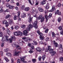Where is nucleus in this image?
Masks as SVG:
<instances>
[{
    "label": "nucleus",
    "mask_w": 63,
    "mask_h": 63,
    "mask_svg": "<svg viewBox=\"0 0 63 63\" xmlns=\"http://www.w3.org/2000/svg\"><path fill=\"white\" fill-rule=\"evenodd\" d=\"M37 19H41L40 21L41 22H43L45 20V18L44 17H43L42 15H40L39 17L37 18Z\"/></svg>",
    "instance_id": "obj_1"
},
{
    "label": "nucleus",
    "mask_w": 63,
    "mask_h": 63,
    "mask_svg": "<svg viewBox=\"0 0 63 63\" xmlns=\"http://www.w3.org/2000/svg\"><path fill=\"white\" fill-rule=\"evenodd\" d=\"M8 37L9 36L8 35L4 36L2 38L1 41L2 42H4L5 41L6 42H8L9 41V39H8Z\"/></svg>",
    "instance_id": "obj_2"
},
{
    "label": "nucleus",
    "mask_w": 63,
    "mask_h": 63,
    "mask_svg": "<svg viewBox=\"0 0 63 63\" xmlns=\"http://www.w3.org/2000/svg\"><path fill=\"white\" fill-rule=\"evenodd\" d=\"M25 58V57H21L20 58L21 61L23 62V63H27V62L24 61V58Z\"/></svg>",
    "instance_id": "obj_3"
},
{
    "label": "nucleus",
    "mask_w": 63,
    "mask_h": 63,
    "mask_svg": "<svg viewBox=\"0 0 63 63\" xmlns=\"http://www.w3.org/2000/svg\"><path fill=\"white\" fill-rule=\"evenodd\" d=\"M37 23H38V21H35L34 23L33 24V27L35 28V29L38 28V26L37 25Z\"/></svg>",
    "instance_id": "obj_4"
},
{
    "label": "nucleus",
    "mask_w": 63,
    "mask_h": 63,
    "mask_svg": "<svg viewBox=\"0 0 63 63\" xmlns=\"http://www.w3.org/2000/svg\"><path fill=\"white\" fill-rule=\"evenodd\" d=\"M56 9L55 8V6L53 5V6L52 9L49 11L50 12H53L54 11H55Z\"/></svg>",
    "instance_id": "obj_5"
},
{
    "label": "nucleus",
    "mask_w": 63,
    "mask_h": 63,
    "mask_svg": "<svg viewBox=\"0 0 63 63\" xmlns=\"http://www.w3.org/2000/svg\"><path fill=\"white\" fill-rule=\"evenodd\" d=\"M39 35L40 36V40H44V38L42 37V36H43V33H39Z\"/></svg>",
    "instance_id": "obj_6"
},
{
    "label": "nucleus",
    "mask_w": 63,
    "mask_h": 63,
    "mask_svg": "<svg viewBox=\"0 0 63 63\" xmlns=\"http://www.w3.org/2000/svg\"><path fill=\"white\" fill-rule=\"evenodd\" d=\"M17 14H18V21H21V19L19 17V16H20V12L19 11H18L17 13Z\"/></svg>",
    "instance_id": "obj_7"
},
{
    "label": "nucleus",
    "mask_w": 63,
    "mask_h": 63,
    "mask_svg": "<svg viewBox=\"0 0 63 63\" xmlns=\"http://www.w3.org/2000/svg\"><path fill=\"white\" fill-rule=\"evenodd\" d=\"M36 50H37V51L39 52L40 53H42V49L41 48L37 47L36 48Z\"/></svg>",
    "instance_id": "obj_8"
},
{
    "label": "nucleus",
    "mask_w": 63,
    "mask_h": 63,
    "mask_svg": "<svg viewBox=\"0 0 63 63\" xmlns=\"http://www.w3.org/2000/svg\"><path fill=\"white\" fill-rule=\"evenodd\" d=\"M55 14H57L58 15H61V13L59 10H57V11L55 12Z\"/></svg>",
    "instance_id": "obj_9"
},
{
    "label": "nucleus",
    "mask_w": 63,
    "mask_h": 63,
    "mask_svg": "<svg viewBox=\"0 0 63 63\" xmlns=\"http://www.w3.org/2000/svg\"><path fill=\"white\" fill-rule=\"evenodd\" d=\"M38 9L39 11H40V12H44V9H43V8L41 7H39L38 8Z\"/></svg>",
    "instance_id": "obj_10"
},
{
    "label": "nucleus",
    "mask_w": 63,
    "mask_h": 63,
    "mask_svg": "<svg viewBox=\"0 0 63 63\" xmlns=\"http://www.w3.org/2000/svg\"><path fill=\"white\" fill-rule=\"evenodd\" d=\"M52 34L53 37V38H55V37H56V36L57 35H59V34H57V35H56V34H55V33H54V32H53L52 33Z\"/></svg>",
    "instance_id": "obj_11"
},
{
    "label": "nucleus",
    "mask_w": 63,
    "mask_h": 63,
    "mask_svg": "<svg viewBox=\"0 0 63 63\" xmlns=\"http://www.w3.org/2000/svg\"><path fill=\"white\" fill-rule=\"evenodd\" d=\"M23 34L24 35H27V33H28V32L26 31V30H25L23 31Z\"/></svg>",
    "instance_id": "obj_12"
},
{
    "label": "nucleus",
    "mask_w": 63,
    "mask_h": 63,
    "mask_svg": "<svg viewBox=\"0 0 63 63\" xmlns=\"http://www.w3.org/2000/svg\"><path fill=\"white\" fill-rule=\"evenodd\" d=\"M13 20H10L9 21V23L10 24V25H12V24H13Z\"/></svg>",
    "instance_id": "obj_13"
},
{
    "label": "nucleus",
    "mask_w": 63,
    "mask_h": 63,
    "mask_svg": "<svg viewBox=\"0 0 63 63\" xmlns=\"http://www.w3.org/2000/svg\"><path fill=\"white\" fill-rule=\"evenodd\" d=\"M18 31L14 32V34L16 36H18Z\"/></svg>",
    "instance_id": "obj_14"
},
{
    "label": "nucleus",
    "mask_w": 63,
    "mask_h": 63,
    "mask_svg": "<svg viewBox=\"0 0 63 63\" xmlns=\"http://www.w3.org/2000/svg\"><path fill=\"white\" fill-rule=\"evenodd\" d=\"M6 55L7 56H12V54H11V53H7L6 54Z\"/></svg>",
    "instance_id": "obj_15"
},
{
    "label": "nucleus",
    "mask_w": 63,
    "mask_h": 63,
    "mask_svg": "<svg viewBox=\"0 0 63 63\" xmlns=\"http://www.w3.org/2000/svg\"><path fill=\"white\" fill-rule=\"evenodd\" d=\"M14 6H12L10 5L9 7V9H14Z\"/></svg>",
    "instance_id": "obj_16"
},
{
    "label": "nucleus",
    "mask_w": 63,
    "mask_h": 63,
    "mask_svg": "<svg viewBox=\"0 0 63 63\" xmlns=\"http://www.w3.org/2000/svg\"><path fill=\"white\" fill-rule=\"evenodd\" d=\"M30 9V8L28 7H26L25 9V11H28Z\"/></svg>",
    "instance_id": "obj_17"
},
{
    "label": "nucleus",
    "mask_w": 63,
    "mask_h": 63,
    "mask_svg": "<svg viewBox=\"0 0 63 63\" xmlns=\"http://www.w3.org/2000/svg\"><path fill=\"white\" fill-rule=\"evenodd\" d=\"M45 17L46 19V22H47V20H48V17L47 15H45Z\"/></svg>",
    "instance_id": "obj_18"
},
{
    "label": "nucleus",
    "mask_w": 63,
    "mask_h": 63,
    "mask_svg": "<svg viewBox=\"0 0 63 63\" xmlns=\"http://www.w3.org/2000/svg\"><path fill=\"white\" fill-rule=\"evenodd\" d=\"M51 55L53 56V55H54L56 54V51H53Z\"/></svg>",
    "instance_id": "obj_19"
},
{
    "label": "nucleus",
    "mask_w": 63,
    "mask_h": 63,
    "mask_svg": "<svg viewBox=\"0 0 63 63\" xmlns=\"http://www.w3.org/2000/svg\"><path fill=\"white\" fill-rule=\"evenodd\" d=\"M3 23L4 24H8V22L6 21H4L3 22Z\"/></svg>",
    "instance_id": "obj_20"
},
{
    "label": "nucleus",
    "mask_w": 63,
    "mask_h": 63,
    "mask_svg": "<svg viewBox=\"0 0 63 63\" xmlns=\"http://www.w3.org/2000/svg\"><path fill=\"white\" fill-rule=\"evenodd\" d=\"M28 27L30 29L31 28H33V25H32L31 24H29L28 26Z\"/></svg>",
    "instance_id": "obj_21"
},
{
    "label": "nucleus",
    "mask_w": 63,
    "mask_h": 63,
    "mask_svg": "<svg viewBox=\"0 0 63 63\" xmlns=\"http://www.w3.org/2000/svg\"><path fill=\"white\" fill-rule=\"evenodd\" d=\"M28 18H30V17H32L31 16V13H28Z\"/></svg>",
    "instance_id": "obj_22"
},
{
    "label": "nucleus",
    "mask_w": 63,
    "mask_h": 63,
    "mask_svg": "<svg viewBox=\"0 0 63 63\" xmlns=\"http://www.w3.org/2000/svg\"><path fill=\"white\" fill-rule=\"evenodd\" d=\"M11 39H9V41L10 42H11V43H12V42H13V40L14 39V38L13 37H11Z\"/></svg>",
    "instance_id": "obj_23"
},
{
    "label": "nucleus",
    "mask_w": 63,
    "mask_h": 63,
    "mask_svg": "<svg viewBox=\"0 0 63 63\" xmlns=\"http://www.w3.org/2000/svg\"><path fill=\"white\" fill-rule=\"evenodd\" d=\"M54 45H55V47H58V44L57 43H54Z\"/></svg>",
    "instance_id": "obj_24"
},
{
    "label": "nucleus",
    "mask_w": 63,
    "mask_h": 63,
    "mask_svg": "<svg viewBox=\"0 0 63 63\" xmlns=\"http://www.w3.org/2000/svg\"><path fill=\"white\" fill-rule=\"evenodd\" d=\"M22 32L20 31H18V36L19 35H20V36H22Z\"/></svg>",
    "instance_id": "obj_25"
},
{
    "label": "nucleus",
    "mask_w": 63,
    "mask_h": 63,
    "mask_svg": "<svg viewBox=\"0 0 63 63\" xmlns=\"http://www.w3.org/2000/svg\"><path fill=\"white\" fill-rule=\"evenodd\" d=\"M46 55H44L42 57V58L43 59V61H44V60L45 59V58H46Z\"/></svg>",
    "instance_id": "obj_26"
},
{
    "label": "nucleus",
    "mask_w": 63,
    "mask_h": 63,
    "mask_svg": "<svg viewBox=\"0 0 63 63\" xmlns=\"http://www.w3.org/2000/svg\"><path fill=\"white\" fill-rule=\"evenodd\" d=\"M46 9H48L49 8V6L48 4H47V6L46 7Z\"/></svg>",
    "instance_id": "obj_27"
},
{
    "label": "nucleus",
    "mask_w": 63,
    "mask_h": 63,
    "mask_svg": "<svg viewBox=\"0 0 63 63\" xmlns=\"http://www.w3.org/2000/svg\"><path fill=\"white\" fill-rule=\"evenodd\" d=\"M61 18H60V17H59L58 19V22L60 23V22H61Z\"/></svg>",
    "instance_id": "obj_28"
},
{
    "label": "nucleus",
    "mask_w": 63,
    "mask_h": 63,
    "mask_svg": "<svg viewBox=\"0 0 63 63\" xmlns=\"http://www.w3.org/2000/svg\"><path fill=\"white\" fill-rule=\"evenodd\" d=\"M50 53H52L53 51V50L52 49H50L49 50Z\"/></svg>",
    "instance_id": "obj_29"
},
{
    "label": "nucleus",
    "mask_w": 63,
    "mask_h": 63,
    "mask_svg": "<svg viewBox=\"0 0 63 63\" xmlns=\"http://www.w3.org/2000/svg\"><path fill=\"white\" fill-rule=\"evenodd\" d=\"M22 17L24 18L25 17H26V14L24 13L23 14V15L21 16Z\"/></svg>",
    "instance_id": "obj_30"
},
{
    "label": "nucleus",
    "mask_w": 63,
    "mask_h": 63,
    "mask_svg": "<svg viewBox=\"0 0 63 63\" xmlns=\"http://www.w3.org/2000/svg\"><path fill=\"white\" fill-rule=\"evenodd\" d=\"M12 46L13 47H16V44L15 43H13L12 44Z\"/></svg>",
    "instance_id": "obj_31"
},
{
    "label": "nucleus",
    "mask_w": 63,
    "mask_h": 63,
    "mask_svg": "<svg viewBox=\"0 0 63 63\" xmlns=\"http://www.w3.org/2000/svg\"><path fill=\"white\" fill-rule=\"evenodd\" d=\"M21 28H22L24 29L26 28V27L25 26V25H23L21 26Z\"/></svg>",
    "instance_id": "obj_32"
},
{
    "label": "nucleus",
    "mask_w": 63,
    "mask_h": 63,
    "mask_svg": "<svg viewBox=\"0 0 63 63\" xmlns=\"http://www.w3.org/2000/svg\"><path fill=\"white\" fill-rule=\"evenodd\" d=\"M11 17V15H8L6 16L5 18L7 19V18H9V17Z\"/></svg>",
    "instance_id": "obj_33"
},
{
    "label": "nucleus",
    "mask_w": 63,
    "mask_h": 63,
    "mask_svg": "<svg viewBox=\"0 0 63 63\" xmlns=\"http://www.w3.org/2000/svg\"><path fill=\"white\" fill-rule=\"evenodd\" d=\"M20 53L19 52H15V54H14V55H15V56H16V55H17L18 54H19Z\"/></svg>",
    "instance_id": "obj_34"
},
{
    "label": "nucleus",
    "mask_w": 63,
    "mask_h": 63,
    "mask_svg": "<svg viewBox=\"0 0 63 63\" xmlns=\"http://www.w3.org/2000/svg\"><path fill=\"white\" fill-rule=\"evenodd\" d=\"M46 3V1H42L41 2V4L42 5H44V4H45Z\"/></svg>",
    "instance_id": "obj_35"
},
{
    "label": "nucleus",
    "mask_w": 63,
    "mask_h": 63,
    "mask_svg": "<svg viewBox=\"0 0 63 63\" xmlns=\"http://www.w3.org/2000/svg\"><path fill=\"white\" fill-rule=\"evenodd\" d=\"M29 18V22H30L32 20V18H33V17H30Z\"/></svg>",
    "instance_id": "obj_36"
},
{
    "label": "nucleus",
    "mask_w": 63,
    "mask_h": 63,
    "mask_svg": "<svg viewBox=\"0 0 63 63\" xmlns=\"http://www.w3.org/2000/svg\"><path fill=\"white\" fill-rule=\"evenodd\" d=\"M14 20H16L17 19V16H15L14 18Z\"/></svg>",
    "instance_id": "obj_37"
},
{
    "label": "nucleus",
    "mask_w": 63,
    "mask_h": 63,
    "mask_svg": "<svg viewBox=\"0 0 63 63\" xmlns=\"http://www.w3.org/2000/svg\"><path fill=\"white\" fill-rule=\"evenodd\" d=\"M26 30L28 31H29L30 30V29L28 27L26 28Z\"/></svg>",
    "instance_id": "obj_38"
},
{
    "label": "nucleus",
    "mask_w": 63,
    "mask_h": 63,
    "mask_svg": "<svg viewBox=\"0 0 63 63\" xmlns=\"http://www.w3.org/2000/svg\"><path fill=\"white\" fill-rule=\"evenodd\" d=\"M29 53H32L34 52V51L32 50V49H31V50L29 51Z\"/></svg>",
    "instance_id": "obj_39"
},
{
    "label": "nucleus",
    "mask_w": 63,
    "mask_h": 63,
    "mask_svg": "<svg viewBox=\"0 0 63 63\" xmlns=\"http://www.w3.org/2000/svg\"><path fill=\"white\" fill-rule=\"evenodd\" d=\"M29 2L31 5H33V4L32 3V2H31V0H28Z\"/></svg>",
    "instance_id": "obj_40"
},
{
    "label": "nucleus",
    "mask_w": 63,
    "mask_h": 63,
    "mask_svg": "<svg viewBox=\"0 0 63 63\" xmlns=\"http://www.w3.org/2000/svg\"><path fill=\"white\" fill-rule=\"evenodd\" d=\"M48 29H47L45 31V32L46 33H47V32H48Z\"/></svg>",
    "instance_id": "obj_41"
},
{
    "label": "nucleus",
    "mask_w": 63,
    "mask_h": 63,
    "mask_svg": "<svg viewBox=\"0 0 63 63\" xmlns=\"http://www.w3.org/2000/svg\"><path fill=\"white\" fill-rule=\"evenodd\" d=\"M58 28L60 30H62V27L61 26H60Z\"/></svg>",
    "instance_id": "obj_42"
},
{
    "label": "nucleus",
    "mask_w": 63,
    "mask_h": 63,
    "mask_svg": "<svg viewBox=\"0 0 63 63\" xmlns=\"http://www.w3.org/2000/svg\"><path fill=\"white\" fill-rule=\"evenodd\" d=\"M32 60L33 62H35L36 61V60L34 59H32Z\"/></svg>",
    "instance_id": "obj_43"
},
{
    "label": "nucleus",
    "mask_w": 63,
    "mask_h": 63,
    "mask_svg": "<svg viewBox=\"0 0 63 63\" xmlns=\"http://www.w3.org/2000/svg\"><path fill=\"white\" fill-rule=\"evenodd\" d=\"M10 5V4H9V3H6V6L7 7H9Z\"/></svg>",
    "instance_id": "obj_44"
},
{
    "label": "nucleus",
    "mask_w": 63,
    "mask_h": 63,
    "mask_svg": "<svg viewBox=\"0 0 63 63\" xmlns=\"http://www.w3.org/2000/svg\"><path fill=\"white\" fill-rule=\"evenodd\" d=\"M7 33L8 34H9V33L10 32V31L8 29H7Z\"/></svg>",
    "instance_id": "obj_45"
},
{
    "label": "nucleus",
    "mask_w": 63,
    "mask_h": 63,
    "mask_svg": "<svg viewBox=\"0 0 63 63\" xmlns=\"http://www.w3.org/2000/svg\"><path fill=\"white\" fill-rule=\"evenodd\" d=\"M52 16V14L51 13H50L48 16L49 17H51Z\"/></svg>",
    "instance_id": "obj_46"
},
{
    "label": "nucleus",
    "mask_w": 63,
    "mask_h": 63,
    "mask_svg": "<svg viewBox=\"0 0 63 63\" xmlns=\"http://www.w3.org/2000/svg\"><path fill=\"white\" fill-rule=\"evenodd\" d=\"M3 33L2 32H0V37H2V36H3Z\"/></svg>",
    "instance_id": "obj_47"
},
{
    "label": "nucleus",
    "mask_w": 63,
    "mask_h": 63,
    "mask_svg": "<svg viewBox=\"0 0 63 63\" xmlns=\"http://www.w3.org/2000/svg\"><path fill=\"white\" fill-rule=\"evenodd\" d=\"M51 46H49L48 47V50H50V49H51L52 48H51Z\"/></svg>",
    "instance_id": "obj_48"
},
{
    "label": "nucleus",
    "mask_w": 63,
    "mask_h": 63,
    "mask_svg": "<svg viewBox=\"0 0 63 63\" xmlns=\"http://www.w3.org/2000/svg\"><path fill=\"white\" fill-rule=\"evenodd\" d=\"M4 59L5 60H6V61H7V62H9V60H8V59H7V57L5 58Z\"/></svg>",
    "instance_id": "obj_49"
},
{
    "label": "nucleus",
    "mask_w": 63,
    "mask_h": 63,
    "mask_svg": "<svg viewBox=\"0 0 63 63\" xmlns=\"http://www.w3.org/2000/svg\"><path fill=\"white\" fill-rule=\"evenodd\" d=\"M60 61H63V57H61L60 58Z\"/></svg>",
    "instance_id": "obj_50"
},
{
    "label": "nucleus",
    "mask_w": 63,
    "mask_h": 63,
    "mask_svg": "<svg viewBox=\"0 0 63 63\" xmlns=\"http://www.w3.org/2000/svg\"><path fill=\"white\" fill-rule=\"evenodd\" d=\"M41 59H42V57L41 56H39L38 58V59L39 61H41Z\"/></svg>",
    "instance_id": "obj_51"
},
{
    "label": "nucleus",
    "mask_w": 63,
    "mask_h": 63,
    "mask_svg": "<svg viewBox=\"0 0 63 63\" xmlns=\"http://www.w3.org/2000/svg\"><path fill=\"white\" fill-rule=\"evenodd\" d=\"M17 63H20V60L19 59H18L17 61Z\"/></svg>",
    "instance_id": "obj_52"
},
{
    "label": "nucleus",
    "mask_w": 63,
    "mask_h": 63,
    "mask_svg": "<svg viewBox=\"0 0 63 63\" xmlns=\"http://www.w3.org/2000/svg\"><path fill=\"white\" fill-rule=\"evenodd\" d=\"M15 29H17L18 28V26L16 25L15 27Z\"/></svg>",
    "instance_id": "obj_53"
},
{
    "label": "nucleus",
    "mask_w": 63,
    "mask_h": 63,
    "mask_svg": "<svg viewBox=\"0 0 63 63\" xmlns=\"http://www.w3.org/2000/svg\"><path fill=\"white\" fill-rule=\"evenodd\" d=\"M33 42H34V44L35 45H37V42H36V41H33Z\"/></svg>",
    "instance_id": "obj_54"
},
{
    "label": "nucleus",
    "mask_w": 63,
    "mask_h": 63,
    "mask_svg": "<svg viewBox=\"0 0 63 63\" xmlns=\"http://www.w3.org/2000/svg\"><path fill=\"white\" fill-rule=\"evenodd\" d=\"M33 16H34V17H35L37 18V15H36V14L33 13Z\"/></svg>",
    "instance_id": "obj_55"
},
{
    "label": "nucleus",
    "mask_w": 63,
    "mask_h": 63,
    "mask_svg": "<svg viewBox=\"0 0 63 63\" xmlns=\"http://www.w3.org/2000/svg\"><path fill=\"white\" fill-rule=\"evenodd\" d=\"M57 6H58V7H61V3H59L57 5Z\"/></svg>",
    "instance_id": "obj_56"
},
{
    "label": "nucleus",
    "mask_w": 63,
    "mask_h": 63,
    "mask_svg": "<svg viewBox=\"0 0 63 63\" xmlns=\"http://www.w3.org/2000/svg\"><path fill=\"white\" fill-rule=\"evenodd\" d=\"M4 51L6 52H7L9 51V49H4Z\"/></svg>",
    "instance_id": "obj_57"
},
{
    "label": "nucleus",
    "mask_w": 63,
    "mask_h": 63,
    "mask_svg": "<svg viewBox=\"0 0 63 63\" xmlns=\"http://www.w3.org/2000/svg\"><path fill=\"white\" fill-rule=\"evenodd\" d=\"M5 12H9L10 10H9V9H7L5 10Z\"/></svg>",
    "instance_id": "obj_58"
},
{
    "label": "nucleus",
    "mask_w": 63,
    "mask_h": 63,
    "mask_svg": "<svg viewBox=\"0 0 63 63\" xmlns=\"http://www.w3.org/2000/svg\"><path fill=\"white\" fill-rule=\"evenodd\" d=\"M25 8V6L24 5H22L21 7V9L22 10L23 9Z\"/></svg>",
    "instance_id": "obj_59"
},
{
    "label": "nucleus",
    "mask_w": 63,
    "mask_h": 63,
    "mask_svg": "<svg viewBox=\"0 0 63 63\" xmlns=\"http://www.w3.org/2000/svg\"><path fill=\"white\" fill-rule=\"evenodd\" d=\"M11 61H12V63H14V60L13 59V58H12L11 59Z\"/></svg>",
    "instance_id": "obj_60"
},
{
    "label": "nucleus",
    "mask_w": 63,
    "mask_h": 63,
    "mask_svg": "<svg viewBox=\"0 0 63 63\" xmlns=\"http://www.w3.org/2000/svg\"><path fill=\"white\" fill-rule=\"evenodd\" d=\"M0 52V55H3V52L1 51Z\"/></svg>",
    "instance_id": "obj_61"
},
{
    "label": "nucleus",
    "mask_w": 63,
    "mask_h": 63,
    "mask_svg": "<svg viewBox=\"0 0 63 63\" xmlns=\"http://www.w3.org/2000/svg\"><path fill=\"white\" fill-rule=\"evenodd\" d=\"M25 42H28V39L27 38H26V39L25 40Z\"/></svg>",
    "instance_id": "obj_62"
},
{
    "label": "nucleus",
    "mask_w": 63,
    "mask_h": 63,
    "mask_svg": "<svg viewBox=\"0 0 63 63\" xmlns=\"http://www.w3.org/2000/svg\"><path fill=\"white\" fill-rule=\"evenodd\" d=\"M3 12V10L2 9H1L0 10V13H2Z\"/></svg>",
    "instance_id": "obj_63"
},
{
    "label": "nucleus",
    "mask_w": 63,
    "mask_h": 63,
    "mask_svg": "<svg viewBox=\"0 0 63 63\" xmlns=\"http://www.w3.org/2000/svg\"><path fill=\"white\" fill-rule=\"evenodd\" d=\"M60 33L61 35H63V31H61L60 32Z\"/></svg>",
    "instance_id": "obj_64"
}]
</instances>
